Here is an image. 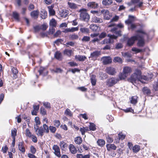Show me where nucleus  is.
Segmentation results:
<instances>
[{
	"label": "nucleus",
	"mask_w": 158,
	"mask_h": 158,
	"mask_svg": "<svg viewBox=\"0 0 158 158\" xmlns=\"http://www.w3.org/2000/svg\"><path fill=\"white\" fill-rule=\"evenodd\" d=\"M143 79L147 80V77L144 76H142L140 71L137 69L135 70V72L131 75L130 78L128 79V81L133 84L134 83H137L139 81L143 83H145Z\"/></svg>",
	"instance_id": "obj_1"
},
{
	"label": "nucleus",
	"mask_w": 158,
	"mask_h": 158,
	"mask_svg": "<svg viewBox=\"0 0 158 158\" xmlns=\"http://www.w3.org/2000/svg\"><path fill=\"white\" fill-rule=\"evenodd\" d=\"M137 35H138V42L137 45L139 46L142 47L143 46L144 43V38L145 36L148 37V35L147 33L143 29H140L137 30L136 31Z\"/></svg>",
	"instance_id": "obj_2"
},
{
	"label": "nucleus",
	"mask_w": 158,
	"mask_h": 158,
	"mask_svg": "<svg viewBox=\"0 0 158 158\" xmlns=\"http://www.w3.org/2000/svg\"><path fill=\"white\" fill-rule=\"evenodd\" d=\"M45 132L46 133L49 132L48 127L46 124H44L43 127H41L39 128L36 133L38 136L42 137L44 135V133Z\"/></svg>",
	"instance_id": "obj_3"
},
{
	"label": "nucleus",
	"mask_w": 158,
	"mask_h": 158,
	"mask_svg": "<svg viewBox=\"0 0 158 158\" xmlns=\"http://www.w3.org/2000/svg\"><path fill=\"white\" fill-rule=\"evenodd\" d=\"M80 12V19L85 21L88 22L89 19V16L86 11L85 9H80L79 11Z\"/></svg>",
	"instance_id": "obj_4"
},
{
	"label": "nucleus",
	"mask_w": 158,
	"mask_h": 158,
	"mask_svg": "<svg viewBox=\"0 0 158 158\" xmlns=\"http://www.w3.org/2000/svg\"><path fill=\"white\" fill-rule=\"evenodd\" d=\"M108 28H109V30L110 31L118 35H120L121 31H117V26L114 23H111L108 26Z\"/></svg>",
	"instance_id": "obj_5"
},
{
	"label": "nucleus",
	"mask_w": 158,
	"mask_h": 158,
	"mask_svg": "<svg viewBox=\"0 0 158 158\" xmlns=\"http://www.w3.org/2000/svg\"><path fill=\"white\" fill-rule=\"evenodd\" d=\"M108 36L109 37V39H105L101 42L102 44H108L112 43L114 42L113 40L117 38V36L114 35H112L110 34L108 35Z\"/></svg>",
	"instance_id": "obj_6"
},
{
	"label": "nucleus",
	"mask_w": 158,
	"mask_h": 158,
	"mask_svg": "<svg viewBox=\"0 0 158 158\" xmlns=\"http://www.w3.org/2000/svg\"><path fill=\"white\" fill-rule=\"evenodd\" d=\"M119 79L116 77H112L107 80L106 85L109 87H111L116 84Z\"/></svg>",
	"instance_id": "obj_7"
},
{
	"label": "nucleus",
	"mask_w": 158,
	"mask_h": 158,
	"mask_svg": "<svg viewBox=\"0 0 158 158\" xmlns=\"http://www.w3.org/2000/svg\"><path fill=\"white\" fill-rule=\"evenodd\" d=\"M138 35H137V34L130 38H129L127 41V44L129 46H132L134 43L135 40H138Z\"/></svg>",
	"instance_id": "obj_8"
},
{
	"label": "nucleus",
	"mask_w": 158,
	"mask_h": 158,
	"mask_svg": "<svg viewBox=\"0 0 158 158\" xmlns=\"http://www.w3.org/2000/svg\"><path fill=\"white\" fill-rule=\"evenodd\" d=\"M131 2L134 4H137V5H136L134 8H131L130 9L129 11H133L134 10H135V8L137 6H138L139 7H141L143 5V2H140V0H131Z\"/></svg>",
	"instance_id": "obj_9"
},
{
	"label": "nucleus",
	"mask_w": 158,
	"mask_h": 158,
	"mask_svg": "<svg viewBox=\"0 0 158 158\" xmlns=\"http://www.w3.org/2000/svg\"><path fill=\"white\" fill-rule=\"evenodd\" d=\"M101 60L104 64H109L112 62V60L110 56H104L101 59Z\"/></svg>",
	"instance_id": "obj_10"
},
{
	"label": "nucleus",
	"mask_w": 158,
	"mask_h": 158,
	"mask_svg": "<svg viewBox=\"0 0 158 158\" xmlns=\"http://www.w3.org/2000/svg\"><path fill=\"white\" fill-rule=\"evenodd\" d=\"M101 12L103 14L104 18L105 19L108 20L110 19V16L109 14V11L107 10H102Z\"/></svg>",
	"instance_id": "obj_11"
},
{
	"label": "nucleus",
	"mask_w": 158,
	"mask_h": 158,
	"mask_svg": "<svg viewBox=\"0 0 158 158\" xmlns=\"http://www.w3.org/2000/svg\"><path fill=\"white\" fill-rule=\"evenodd\" d=\"M106 71L108 74L112 75H114L116 73L114 68L111 67L106 68Z\"/></svg>",
	"instance_id": "obj_12"
},
{
	"label": "nucleus",
	"mask_w": 158,
	"mask_h": 158,
	"mask_svg": "<svg viewBox=\"0 0 158 158\" xmlns=\"http://www.w3.org/2000/svg\"><path fill=\"white\" fill-rule=\"evenodd\" d=\"M53 149L54 151V154L57 156L59 157L61 156L59 147L57 145H54Z\"/></svg>",
	"instance_id": "obj_13"
},
{
	"label": "nucleus",
	"mask_w": 158,
	"mask_h": 158,
	"mask_svg": "<svg viewBox=\"0 0 158 158\" xmlns=\"http://www.w3.org/2000/svg\"><path fill=\"white\" fill-rule=\"evenodd\" d=\"M101 52L99 51H95L90 54V56L89 57L96 59L101 55Z\"/></svg>",
	"instance_id": "obj_14"
},
{
	"label": "nucleus",
	"mask_w": 158,
	"mask_h": 158,
	"mask_svg": "<svg viewBox=\"0 0 158 158\" xmlns=\"http://www.w3.org/2000/svg\"><path fill=\"white\" fill-rule=\"evenodd\" d=\"M69 14V11L66 10H62L60 11V15L62 18L67 17Z\"/></svg>",
	"instance_id": "obj_15"
},
{
	"label": "nucleus",
	"mask_w": 158,
	"mask_h": 158,
	"mask_svg": "<svg viewBox=\"0 0 158 158\" xmlns=\"http://www.w3.org/2000/svg\"><path fill=\"white\" fill-rule=\"evenodd\" d=\"M107 150L108 151H111L112 150H116L117 147L113 144H108L106 145Z\"/></svg>",
	"instance_id": "obj_16"
},
{
	"label": "nucleus",
	"mask_w": 158,
	"mask_h": 158,
	"mask_svg": "<svg viewBox=\"0 0 158 158\" xmlns=\"http://www.w3.org/2000/svg\"><path fill=\"white\" fill-rule=\"evenodd\" d=\"M87 6L89 8L95 9L98 8V4L95 2H91L88 3Z\"/></svg>",
	"instance_id": "obj_17"
},
{
	"label": "nucleus",
	"mask_w": 158,
	"mask_h": 158,
	"mask_svg": "<svg viewBox=\"0 0 158 158\" xmlns=\"http://www.w3.org/2000/svg\"><path fill=\"white\" fill-rule=\"evenodd\" d=\"M11 72L12 74L13 75V78L15 79L17 77V74L18 71L16 68L13 67L11 69Z\"/></svg>",
	"instance_id": "obj_18"
},
{
	"label": "nucleus",
	"mask_w": 158,
	"mask_h": 158,
	"mask_svg": "<svg viewBox=\"0 0 158 158\" xmlns=\"http://www.w3.org/2000/svg\"><path fill=\"white\" fill-rule=\"evenodd\" d=\"M92 21L95 23H100L103 22L102 19L100 18H98L95 16H94L92 18Z\"/></svg>",
	"instance_id": "obj_19"
},
{
	"label": "nucleus",
	"mask_w": 158,
	"mask_h": 158,
	"mask_svg": "<svg viewBox=\"0 0 158 158\" xmlns=\"http://www.w3.org/2000/svg\"><path fill=\"white\" fill-rule=\"evenodd\" d=\"M54 5H52L51 6H48L49 14L50 15H54L55 14V12L54 10L53 9L54 7Z\"/></svg>",
	"instance_id": "obj_20"
},
{
	"label": "nucleus",
	"mask_w": 158,
	"mask_h": 158,
	"mask_svg": "<svg viewBox=\"0 0 158 158\" xmlns=\"http://www.w3.org/2000/svg\"><path fill=\"white\" fill-rule=\"evenodd\" d=\"M132 69L130 67L128 66L124 67L123 70V73H125L128 76L130 73Z\"/></svg>",
	"instance_id": "obj_21"
},
{
	"label": "nucleus",
	"mask_w": 158,
	"mask_h": 158,
	"mask_svg": "<svg viewBox=\"0 0 158 158\" xmlns=\"http://www.w3.org/2000/svg\"><path fill=\"white\" fill-rule=\"evenodd\" d=\"M76 59L79 61H84L86 57L85 56H81L80 55H76L75 56Z\"/></svg>",
	"instance_id": "obj_22"
},
{
	"label": "nucleus",
	"mask_w": 158,
	"mask_h": 158,
	"mask_svg": "<svg viewBox=\"0 0 158 158\" xmlns=\"http://www.w3.org/2000/svg\"><path fill=\"white\" fill-rule=\"evenodd\" d=\"M18 148L19 150L22 153H24L25 152V149L24 145L22 142H19L18 145Z\"/></svg>",
	"instance_id": "obj_23"
},
{
	"label": "nucleus",
	"mask_w": 158,
	"mask_h": 158,
	"mask_svg": "<svg viewBox=\"0 0 158 158\" xmlns=\"http://www.w3.org/2000/svg\"><path fill=\"white\" fill-rule=\"evenodd\" d=\"M128 17L129 19L125 21V23L128 25L131 23L134 20L135 18V17L132 15H129Z\"/></svg>",
	"instance_id": "obj_24"
},
{
	"label": "nucleus",
	"mask_w": 158,
	"mask_h": 158,
	"mask_svg": "<svg viewBox=\"0 0 158 158\" xmlns=\"http://www.w3.org/2000/svg\"><path fill=\"white\" fill-rule=\"evenodd\" d=\"M69 150L73 154H75L77 152V150L76 148L73 145L70 144L69 147Z\"/></svg>",
	"instance_id": "obj_25"
},
{
	"label": "nucleus",
	"mask_w": 158,
	"mask_h": 158,
	"mask_svg": "<svg viewBox=\"0 0 158 158\" xmlns=\"http://www.w3.org/2000/svg\"><path fill=\"white\" fill-rule=\"evenodd\" d=\"M113 2L112 0H102V4L104 6H109Z\"/></svg>",
	"instance_id": "obj_26"
},
{
	"label": "nucleus",
	"mask_w": 158,
	"mask_h": 158,
	"mask_svg": "<svg viewBox=\"0 0 158 158\" xmlns=\"http://www.w3.org/2000/svg\"><path fill=\"white\" fill-rule=\"evenodd\" d=\"M68 6L72 9H76L78 7V5L73 2H68Z\"/></svg>",
	"instance_id": "obj_27"
},
{
	"label": "nucleus",
	"mask_w": 158,
	"mask_h": 158,
	"mask_svg": "<svg viewBox=\"0 0 158 158\" xmlns=\"http://www.w3.org/2000/svg\"><path fill=\"white\" fill-rule=\"evenodd\" d=\"M90 80L91 83L93 85H95L96 84V76L94 75H92L90 76Z\"/></svg>",
	"instance_id": "obj_28"
},
{
	"label": "nucleus",
	"mask_w": 158,
	"mask_h": 158,
	"mask_svg": "<svg viewBox=\"0 0 158 158\" xmlns=\"http://www.w3.org/2000/svg\"><path fill=\"white\" fill-rule=\"evenodd\" d=\"M90 156L89 154L83 155L82 154H78L77 155V158H90Z\"/></svg>",
	"instance_id": "obj_29"
},
{
	"label": "nucleus",
	"mask_w": 158,
	"mask_h": 158,
	"mask_svg": "<svg viewBox=\"0 0 158 158\" xmlns=\"http://www.w3.org/2000/svg\"><path fill=\"white\" fill-rule=\"evenodd\" d=\"M73 52L72 50H69L65 49L64 51V55H66L69 56H70Z\"/></svg>",
	"instance_id": "obj_30"
},
{
	"label": "nucleus",
	"mask_w": 158,
	"mask_h": 158,
	"mask_svg": "<svg viewBox=\"0 0 158 158\" xmlns=\"http://www.w3.org/2000/svg\"><path fill=\"white\" fill-rule=\"evenodd\" d=\"M47 12L45 10L43 9L41 11V17L42 19H45L47 16Z\"/></svg>",
	"instance_id": "obj_31"
},
{
	"label": "nucleus",
	"mask_w": 158,
	"mask_h": 158,
	"mask_svg": "<svg viewBox=\"0 0 158 158\" xmlns=\"http://www.w3.org/2000/svg\"><path fill=\"white\" fill-rule=\"evenodd\" d=\"M90 28L94 31H96L98 30L99 27L96 25L91 24L90 26Z\"/></svg>",
	"instance_id": "obj_32"
},
{
	"label": "nucleus",
	"mask_w": 158,
	"mask_h": 158,
	"mask_svg": "<svg viewBox=\"0 0 158 158\" xmlns=\"http://www.w3.org/2000/svg\"><path fill=\"white\" fill-rule=\"evenodd\" d=\"M60 146L62 150H64L66 147L67 146V144L63 141H60Z\"/></svg>",
	"instance_id": "obj_33"
},
{
	"label": "nucleus",
	"mask_w": 158,
	"mask_h": 158,
	"mask_svg": "<svg viewBox=\"0 0 158 158\" xmlns=\"http://www.w3.org/2000/svg\"><path fill=\"white\" fill-rule=\"evenodd\" d=\"M39 12L37 10H34L31 13V15L32 17L37 18L38 17Z\"/></svg>",
	"instance_id": "obj_34"
},
{
	"label": "nucleus",
	"mask_w": 158,
	"mask_h": 158,
	"mask_svg": "<svg viewBox=\"0 0 158 158\" xmlns=\"http://www.w3.org/2000/svg\"><path fill=\"white\" fill-rule=\"evenodd\" d=\"M97 143L100 147H103L105 144V142L103 139H99L97 141Z\"/></svg>",
	"instance_id": "obj_35"
},
{
	"label": "nucleus",
	"mask_w": 158,
	"mask_h": 158,
	"mask_svg": "<svg viewBox=\"0 0 158 158\" xmlns=\"http://www.w3.org/2000/svg\"><path fill=\"white\" fill-rule=\"evenodd\" d=\"M56 23L55 20L52 19L50 21L49 25L50 27H53L54 28L56 27Z\"/></svg>",
	"instance_id": "obj_36"
},
{
	"label": "nucleus",
	"mask_w": 158,
	"mask_h": 158,
	"mask_svg": "<svg viewBox=\"0 0 158 158\" xmlns=\"http://www.w3.org/2000/svg\"><path fill=\"white\" fill-rule=\"evenodd\" d=\"M74 142L76 144H80L82 143V139L80 137H77L74 139Z\"/></svg>",
	"instance_id": "obj_37"
},
{
	"label": "nucleus",
	"mask_w": 158,
	"mask_h": 158,
	"mask_svg": "<svg viewBox=\"0 0 158 158\" xmlns=\"http://www.w3.org/2000/svg\"><path fill=\"white\" fill-rule=\"evenodd\" d=\"M55 57L59 60H61L62 59L61 54L59 52H56L55 54Z\"/></svg>",
	"instance_id": "obj_38"
},
{
	"label": "nucleus",
	"mask_w": 158,
	"mask_h": 158,
	"mask_svg": "<svg viewBox=\"0 0 158 158\" xmlns=\"http://www.w3.org/2000/svg\"><path fill=\"white\" fill-rule=\"evenodd\" d=\"M142 91L144 94L148 95L151 93V91L147 87H145L142 89Z\"/></svg>",
	"instance_id": "obj_39"
},
{
	"label": "nucleus",
	"mask_w": 158,
	"mask_h": 158,
	"mask_svg": "<svg viewBox=\"0 0 158 158\" xmlns=\"http://www.w3.org/2000/svg\"><path fill=\"white\" fill-rule=\"evenodd\" d=\"M118 76L120 79L122 80L125 79L128 75L125 73H120Z\"/></svg>",
	"instance_id": "obj_40"
},
{
	"label": "nucleus",
	"mask_w": 158,
	"mask_h": 158,
	"mask_svg": "<svg viewBox=\"0 0 158 158\" xmlns=\"http://www.w3.org/2000/svg\"><path fill=\"white\" fill-rule=\"evenodd\" d=\"M137 96H133L131 98V102L132 104H136L137 102Z\"/></svg>",
	"instance_id": "obj_41"
},
{
	"label": "nucleus",
	"mask_w": 158,
	"mask_h": 158,
	"mask_svg": "<svg viewBox=\"0 0 158 158\" xmlns=\"http://www.w3.org/2000/svg\"><path fill=\"white\" fill-rule=\"evenodd\" d=\"M140 149V147L138 145H135L133 147L132 150L135 153L138 152Z\"/></svg>",
	"instance_id": "obj_42"
},
{
	"label": "nucleus",
	"mask_w": 158,
	"mask_h": 158,
	"mask_svg": "<svg viewBox=\"0 0 158 158\" xmlns=\"http://www.w3.org/2000/svg\"><path fill=\"white\" fill-rule=\"evenodd\" d=\"M81 32L82 33H89L88 28L85 27H81L80 29Z\"/></svg>",
	"instance_id": "obj_43"
},
{
	"label": "nucleus",
	"mask_w": 158,
	"mask_h": 158,
	"mask_svg": "<svg viewBox=\"0 0 158 158\" xmlns=\"http://www.w3.org/2000/svg\"><path fill=\"white\" fill-rule=\"evenodd\" d=\"M78 36L75 34L70 35L69 36V38L72 40H75L77 39L78 38Z\"/></svg>",
	"instance_id": "obj_44"
},
{
	"label": "nucleus",
	"mask_w": 158,
	"mask_h": 158,
	"mask_svg": "<svg viewBox=\"0 0 158 158\" xmlns=\"http://www.w3.org/2000/svg\"><path fill=\"white\" fill-rule=\"evenodd\" d=\"M113 61L115 62H118L120 63H122L123 62L122 59L118 57H115L114 58Z\"/></svg>",
	"instance_id": "obj_45"
},
{
	"label": "nucleus",
	"mask_w": 158,
	"mask_h": 158,
	"mask_svg": "<svg viewBox=\"0 0 158 158\" xmlns=\"http://www.w3.org/2000/svg\"><path fill=\"white\" fill-rule=\"evenodd\" d=\"M64 114L66 115H68L69 116H71L72 115V114L71 111L68 108L65 111Z\"/></svg>",
	"instance_id": "obj_46"
},
{
	"label": "nucleus",
	"mask_w": 158,
	"mask_h": 158,
	"mask_svg": "<svg viewBox=\"0 0 158 158\" xmlns=\"http://www.w3.org/2000/svg\"><path fill=\"white\" fill-rule=\"evenodd\" d=\"M48 128L49 130H50L51 132L53 133H55L56 130V128L55 127L52 126H50Z\"/></svg>",
	"instance_id": "obj_47"
},
{
	"label": "nucleus",
	"mask_w": 158,
	"mask_h": 158,
	"mask_svg": "<svg viewBox=\"0 0 158 158\" xmlns=\"http://www.w3.org/2000/svg\"><path fill=\"white\" fill-rule=\"evenodd\" d=\"M55 31V28H54L53 27H50V29L48 32V33L49 35L53 34Z\"/></svg>",
	"instance_id": "obj_48"
},
{
	"label": "nucleus",
	"mask_w": 158,
	"mask_h": 158,
	"mask_svg": "<svg viewBox=\"0 0 158 158\" xmlns=\"http://www.w3.org/2000/svg\"><path fill=\"white\" fill-rule=\"evenodd\" d=\"M54 125L57 127H58L60 124V121L58 120H55L53 121Z\"/></svg>",
	"instance_id": "obj_49"
},
{
	"label": "nucleus",
	"mask_w": 158,
	"mask_h": 158,
	"mask_svg": "<svg viewBox=\"0 0 158 158\" xmlns=\"http://www.w3.org/2000/svg\"><path fill=\"white\" fill-rule=\"evenodd\" d=\"M26 135L29 138H31L32 135L28 129H27L26 130Z\"/></svg>",
	"instance_id": "obj_50"
},
{
	"label": "nucleus",
	"mask_w": 158,
	"mask_h": 158,
	"mask_svg": "<svg viewBox=\"0 0 158 158\" xmlns=\"http://www.w3.org/2000/svg\"><path fill=\"white\" fill-rule=\"evenodd\" d=\"M13 17L16 20H18L19 19V14L16 12H14L13 14Z\"/></svg>",
	"instance_id": "obj_51"
},
{
	"label": "nucleus",
	"mask_w": 158,
	"mask_h": 158,
	"mask_svg": "<svg viewBox=\"0 0 158 158\" xmlns=\"http://www.w3.org/2000/svg\"><path fill=\"white\" fill-rule=\"evenodd\" d=\"M17 131L15 128L13 130L11 131V136L13 138H15V136L16 135Z\"/></svg>",
	"instance_id": "obj_52"
},
{
	"label": "nucleus",
	"mask_w": 158,
	"mask_h": 158,
	"mask_svg": "<svg viewBox=\"0 0 158 158\" xmlns=\"http://www.w3.org/2000/svg\"><path fill=\"white\" fill-rule=\"evenodd\" d=\"M90 39L89 37L86 36H84L82 38V40L83 41L88 42L89 41Z\"/></svg>",
	"instance_id": "obj_53"
},
{
	"label": "nucleus",
	"mask_w": 158,
	"mask_h": 158,
	"mask_svg": "<svg viewBox=\"0 0 158 158\" xmlns=\"http://www.w3.org/2000/svg\"><path fill=\"white\" fill-rule=\"evenodd\" d=\"M106 139L107 142L109 143H111L113 142V139L109 135L106 136Z\"/></svg>",
	"instance_id": "obj_54"
},
{
	"label": "nucleus",
	"mask_w": 158,
	"mask_h": 158,
	"mask_svg": "<svg viewBox=\"0 0 158 158\" xmlns=\"http://www.w3.org/2000/svg\"><path fill=\"white\" fill-rule=\"evenodd\" d=\"M88 131V128H85L83 127L82 128H81L80 129V131H81L82 135H84L85 131Z\"/></svg>",
	"instance_id": "obj_55"
},
{
	"label": "nucleus",
	"mask_w": 158,
	"mask_h": 158,
	"mask_svg": "<svg viewBox=\"0 0 158 158\" xmlns=\"http://www.w3.org/2000/svg\"><path fill=\"white\" fill-rule=\"evenodd\" d=\"M153 88L156 91H158V81L154 83L153 85Z\"/></svg>",
	"instance_id": "obj_56"
},
{
	"label": "nucleus",
	"mask_w": 158,
	"mask_h": 158,
	"mask_svg": "<svg viewBox=\"0 0 158 158\" xmlns=\"http://www.w3.org/2000/svg\"><path fill=\"white\" fill-rule=\"evenodd\" d=\"M89 129L91 130L95 131L96 129L95 124L94 123L90 124Z\"/></svg>",
	"instance_id": "obj_57"
},
{
	"label": "nucleus",
	"mask_w": 158,
	"mask_h": 158,
	"mask_svg": "<svg viewBox=\"0 0 158 158\" xmlns=\"http://www.w3.org/2000/svg\"><path fill=\"white\" fill-rule=\"evenodd\" d=\"M131 50L132 51L135 52V53L139 52L142 51V50L136 48H132Z\"/></svg>",
	"instance_id": "obj_58"
},
{
	"label": "nucleus",
	"mask_w": 158,
	"mask_h": 158,
	"mask_svg": "<svg viewBox=\"0 0 158 158\" xmlns=\"http://www.w3.org/2000/svg\"><path fill=\"white\" fill-rule=\"evenodd\" d=\"M40 113L43 115H45L46 114V111L45 109L43 107H41L40 108Z\"/></svg>",
	"instance_id": "obj_59"
},
{
	"label": "nucleus",
	"mask_w": 158,
	"mask_h": 158,
	"mask_svg": "<svg viewBox=\"0 0 158 158\" xmlns=\"http://www.w3.org/2000/svg\"><path fill=\"white\" fill-rule=\"evenodd\" d=\"M130 24H131L130 25V26H129L128 27L129 29L130 28L132 30H133L136 28V26L135 24L132 23Z\"/></svg>",
	"instance_id": "obj_60"
},
{
	"label": "nucleus",
	"mask_w": 158,
	"mask_h": 158,
	"mask_svg": "<svg viewBox=\"0 0 158 158\" xmlns=\"http://www.w3.org/2000/svg\"><path fill=\"white\" fill-rule=\"evenodd\" d=\"M31 138L32 141L34 143L37 142V138L35 135H32Z\"/></svg>",
	"instance_id": "obj_61"
},
{
	"label": "nucleus",
	"mask_w": 158,
	"mask_h": 158,
	"mask_svg": "<svg viewBox=\"0 0 158 158\" xmlns=\"http://www.w3.org/2000/svg\"><path fill=\"white\" fill-rule=\"evenodd\" d=\"M8 149V148L7 146H5L2 147V150L3 153H6L7 152Z\"/></svg>",
	"instance_id": "obj_62"
},
{
	"label": "nucleus",
	"mask_w": 158,
	"mask_h": 158,
	"mask_svg": "<svg viewBox=\"0 0 158 158\" xmlns=\"http://www.w3.org/2000/svg\"><path fill=\"white\" fill-rule=\"evenodd\" d=\"M106 33L105 32H102L101 33L100 35L99 36V37L101 39H102L105 38L106 36Z\"/></svg>",
	"instance_id": "obj_63"
},
{
	"label": "nucleus",
	"mask_w": 158,
	"mask_h": 158,
	"mask_svg": "<svg viewBox=\"0 0 158 158\" xmlns=\"http://www.w3.org/2000/svg\"><path fill=\"white\" fill-rule=\"evenodd\" d=\"M41 29L44 31H45L47 29L48 26L45 24H43L40 26Z\"/></svg>",
	"instance_id": "obj_64"
}]
</instances>
